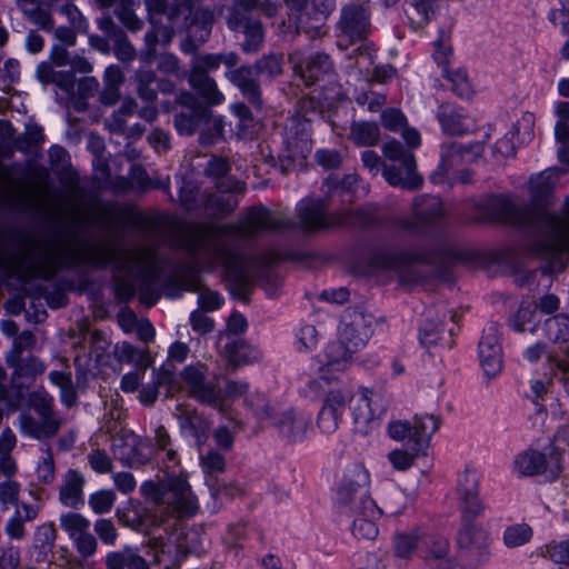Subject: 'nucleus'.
<instances>
[{"label": "nucleus", "instance_id": "1", "mask_svg": "<svg viewBox=\"0 0 569 569\" xmlns=\"http://www.w3.org/2000/svg\"><path fill=\"white\" fill-rule=\"evenodd\" d=\"M34 259L37 272L51 278L59 268L91 263L103 266L113 262L120 272L133 277L138 282L137 287L122 281L118 284L120 298L131 299L136 291H139L140 301L148 307L153 306L160 298L157 289L160 269L154 252L150 248L142 249H117L108 244H92L68 237L67 239L49 238L38 241L28 253Z\"/></svg>", "mask_w": 569, "mask_h": 569}, {"label": "nucleus", "instance_id": "55", "mask_svg": "<svg viewBox=\"0 0 569 569\" xmlns=\"http://www.w3.org/2000/svg\"><path fill=\"white\" fill-rule=\"evenodd\" d=\"M178 417L181 427L189 429L198 438L209 430V423L193 410L180 411Z\"/></svg>", "mask_w": 569, "mask_h": 569}, {"label": "nucleus", "instance_id": "62", "mask_svg": "<svg viewBox=\"0 0 569 569\" xmlns=\"http://www.w3.org/2000/svg\"><path fill=\"white\" fill-rule=\"evenodd\" d=\"M532 530L528 525H515L505 531V542L509 547H518L530 540Z\"/></svg>", "mask_w": 569, "mask_h": 569}, {"label": "nucleus", "instance_id": "57", "mask_svg": "<svg viewBox=\"0 0 569 569\" xmlns=\"http://www.w3.org/2000/svg\"><path fill=\"white\" fill-rule=\"evenodd\" d=\"M495 206L501 220L515 224L526 223L520 209L510 199L498 198Z\"/></svg>", "mask_w": 569, "mask_h": 569}, {"label": "nucleus", "instance_id": "45", "mask_svg": "<svg viewBox=\"0 0 569 569\" xmlns=\"http://www.w3.org/2000/svg\"><path fill=\"white\" fill-rule=\"evenodd\" d=\"M350 139L359 147H370L378 143L380 130L372 122H353L350 130Z\"/></svg>", "mask_w": 569, "mask_h": 569}, {"label": "nucleus", "instance_id": "49", "mask_svg": "<svg viewBox=\"0 0 569 569\" xmlns=\"http://www.w3.org/2000/svg\"><path fill=\"white\" fill-rule=\"evenodd\" d=\"M49 378L52 383L59 387L61 391V400L67 407H71L74 405L77 399V393L73 388L71 373L62 372V371H52L49 375Z\"/></svg>", "mask_w": 569, "mask_h": 569}, {"label": "nucleus", "instance_id": "29", "mask_svg": "<svg viewBox=\"0 0 569 569\" xmlns=\"http://www.w3.org/2000/svg\"><path fill=\"white\" fill-rule=\"evenodd\" d=\"M13 368L12 381L18 388L27 386L44 371V365L36 357H19L16 361H7Z\"/></svg>", "mask_w": 569, "mask_h": 569}, {"label": "nucleus", "instance_id": "13", "mask_svg": "<svg viewBox=\"0 0 569 569\" xmlns=\"http://www.w3.org/2000/svg\"><path fill=\"white\" fill-rule=\"evenodd\" d=\"M309 124L307 121L292 119L290 127L286 132V149L280 158L292 162L302 163L311 151V141L309 136Z\"/></svg>", "mask_w": 569, "mask_h": 569}, {"label": "nucleus", "instance_id": "52", "mask_svg": "<svg viewBox=\"0 0 569 569\" xmlns=\"http://www.w3.org/2000/svg\"><path fill=\"white\" fill-rule=\"evenodd\" d=\"M234 192H221L209 197L207 201L208 209L212 210L214 214L226 216L231 213L238 206V199Z\"/></svg>", "mask_w": 569, "mask_h": 569}, {"label": "nucleus", "instance_id": "50", "mask_svg": "<svg viewBox=\"0 0 569 569\" xmlns=\"http://www.w3.org/2000/svg\"><path fill=\"white\" fill-rule=\"evenodd\" d=\"M61 528L69 535L70 539H74L90 528V522L80 513L68 512L60 517Z\"/></svg>", "mask_w": 569, "mask_h": 569}, {"label": "nucleus", "instance_id": "26", "mask_svg": "<svg viewBox=\"0 0 569 569\" xmlns=\"http://www.w3.org/2000/svg\"><path fill=\"white\" fill-rule=\"evenodd\" d=\"M174 538L176 536H159L148 540V555L152 557L153 566L166 565L168 567L182 560L180 550L174 546Z\"/></svg>", "mask_w": 569, "mask_h": 569}, {"label": "nucleus", "instance_id": "21", "mask_svg": "<svg viewBox=\"0 0 569 569\" xmlns=\"http://www.w3.org/2000/svg\"><path fill=\"white\" fill-rule=\"evenodd\" d=\"M438 120L445 133L465 136L476 130V120L460 108L442 104L438 111Z\"/></svg>", "mask_w": 569, "mask_h": 569}, {"label": "nucleus", "instance_id": "8", "mask_svg": "<svg viewBox=\"0 0 569 569\" xmlns=\"http://www.w3.org/2000/svg\"><path fill=\"white\" fill-rule=\"evenodd\" d=\"M383 154L387 160L392 162L385 164L382 169V174L389 184L409 190L422 186L423 179L417 172L413 153L406 150L399 141L387 142L383 147Z\"/></svg>", "mask_w": 569, "mask_h": 569}, {"label": "nucleus", "instance_id": "33", "mask_svg": "<svg viewBox=\"0 0 569 569\" xmlns=\"http://www.w3.org/2000/svg\"><path fill=\"white\" fill-rule=\"evenodd\" d=\"M460 548L481 553L489 546L488 532L476 523L465 525L458 533Z\"/></svg>", "mask_w": 569, "mask_h": 569}, {"label": "nucleus", "instance_id": "37", "mask_svg": "<svg viewBox=\"0 0 569 569\" xmlns=\"http://www.w3.org/2000/svg\"><path fill=\"white\" fill-rule=\"evenodd\" d=\"M436 0H406L405 12L413 29L426 26L435 14Z\"/></svg>", "mask_w": 569, "mask_h": 569}, {"label": "nucleus", "instance_id": "40", "mask_svg": "<svg viewBox=\"0 0 569 569\" xmlns=\"http://www.w3.org/2000/svg\"><path fill=\"white\" fill-rule=\"evenodd\" d=\"M240 29H242L244 34L241 50L246 53L258 52L264 41V29L261 21L257 19H244Z\"/></svg>", "mask_w": 569, "mask_h": 569}, {"label": "nucleus", "instance_id": "9", "mask_svg": "<svg viewBox=\"0 0 569 569\" xmlns=\"http://www.w3.org/2000/svg\"><path fill=\"white\" fill-rule=\"evenodd\" d=\"M207 375L206 365L197 362L184 367L179 377L190 397L217 410H223L222 391L216 385L206 382Z\"/></svg>", "mask_w": 569, "mask_h": 569}, {"label": "nucleus", "instance_id": "38", "mask_svg": "<svg viewBox=\"0 0 569 569\" xmlns=\"http://www.w3.org/2000/svg\"><path fill=\"white\" fill-rule=\"evenodd\" d=\"M412 426L413 451H419L422 443L428 442L432 433L439 428V420L431 415L416 416Z\"/></svg>", "mask_w": 569, "mask_h": 569}, {"label": "nucleus", "instance_id": "41", "mask_svg": "<svg viewBox=\"0 0 569 569\" xmlns=\"http://www.w3.org/2000/svg\"><path fill=\"white\" fill-rule=\"evenodd\" d=\"M515 465L519 473L523 476H536L547 469L546 456L535 450H528L519 455Z\"/></svg>", "mask_w": 569, "mask_h": 569}, {"label": "nucleus", "instance_id": "17", "mask_svg": "<svg viewBox=\"0 0 569 569\" xmlns=\"http://www.w3.org/2000/svg\"><path fill=\"white\" fill-rule=\"evenodd\" d=\"M297 213L300 228L307 231L338 227V223L343 222L337 218V213L326 214L325 203L320 200L302 201L297 208Z\"/></svg>", "mask_w": 569, "mask_h": 569}, {"label": "nucleus", "instance_id": "58", "mask_svg": "<svg viewBox=\"0 0 569 569\" xmlns=\"http://www.w3.org/2000/svg\"><path fill=\"white\" fill-rule=\"evenodd\" d=\"M350 398L349 393L343 390H331L327 393L322 406L341 419L347 405L350 406Z\"/></svg>", "mask_w": 569, "mask_h": 569}, {"label": "nucleus", "instance_id": "24", "mask_svg": "<svg viewBox=\"0 0 569 569\" xmlns=\"http://www.w3.org/2000/svg\"><path fill=\"white\" fill-rule=\"evenodd\" d=\"M254 67L241 66L227 72V78L237 86L249 101L257 108H261L262 100Z\"/></svg>", "mask_w": 569, "mask_h": 569}, {"label": "nucleus", "instance_id": "53", "mask_svg": "<svg viewBox=\"0 0 569 569\" xmlns=\"http://www.w3.org/2000/svg\"><path fill=\"white\" fill-rule=\"evenodd\" d=\"M421 537L418 531L397 533L393 539L395 553L399 558H409L416 551Z\"/></svg>", "mask_w": 569, "mask_h": 569}, {"label": "nucleus", "instance_id": "35", "mask_svg": "<svg viewBox=\"0 0 569 569\" xmlns=\"http://www.w3.org/2000/svg\"><path fill=\"white\" fill-rule=\"evenodd\" d=\"M412 212L417 222L429 223L443 216L442 202L438 197L420 196L413 201Z\"/></svg>", "mask_w": 569, "mask_h": 569}, {"label": "nucleus", "instance_id": "34", "mask_svg": "<svg viewBox=\"0 0 569 569\" xmlns=\"http://www.w3.org/2000/svg\"><path fill=\"white\" fill-rule=\"evenodd\" d=\"M560 172L557 169H548L530 178L528 189L533 201L540 202L549 197L559 180Z\"/></svg>", "mask_w": 569, "mask_h": 569}, {"label": "nucleus", "instance_id": "47", "mask_svg": "<svg viewBox=\"0 0 569 569\" xmlns=\"http://www.w3.org/2000/svg\"><path fill=\"white\" fill-rule=\"evenodd\" d=\"M546 338L552 343L569 342V317L556 316L546 320L543 326Z\"/></svg>", "mask_w": 569, "mask_h": 569}, {"label": "nucleus", "instance_id": "63", "mask_svg": "<svg viewBox=\"0 0 569 569\" xmlns=\"http://www.w3.org/2000/svg\"><path fill=\"white\" fill-rule=\"evenodd\" d=\"M58 11L67 18L70 27L78 30L79 32H87L88 22L80 10L72 2L66 1L58 8Z\"/></svg>", "mask_w": 569, "mask_h": 569}, {"label": "nucleus", "instance_id": "25", "mask_svg": "<svg viewBox=\"0 0 569 569\" xmlns=\"http://www.w3.org/2000/svg\"><path fill=\"white\" fill-rule=\"evenodd\" d=\"M84 476L74 469H69L61 477L59 500L70 508H78L83 502Z\"/></svg>", "mask_w": 569, "mask_h": 569}, {"label": "nucleus", "instance_id": "28", "mask_svg": "<svg viewBox=\"0 0 569 569\" xmlns=\"http://www.w3.org/2000/svg\"><path fill=\"white\" fill-rule=\"evenodd\" d=\"M150 24L172 26L174 28L181 14V3H168L167 0H146Z\"/></svg>", "mask_w": 569, "mask_h": 569}, {"label": "nucleus", "instance_id": "16", "mask_svg": "<svg viewBox=\"0 0 569 569\" xmlns=\"http://www.w3.org/2000/svg\"><path fill=\"white\" fill-rule=\"evenodd\" d=\"M189 10L187 32L194 47L207 41L211 33L214 16L210 8L200 4L199 0H186Z\"/></svg>", "mask_w": 569, "mask_h": 569}, {"label": "nucleus", "instance_id": "14", "mask_svg": "<svg viewBox=\"0 0 569 569\" xmlns=\"http://www.w3.org/2000/svg\"><path fill=\"white\" fill-rule=\"evenodd\" d=\"M481 367L488 377H496L502 369V349L496 325L485 328L479 342Z\"/></svg>", "mask_w": 569, "mask_h": 569}, {"label": "nucleus", "instance_id": "15", "mask_svg": "<svg viewBox=\"0 0 569 569\" xmlns=\"http://www.w3.org/2000/svg\"><path fill=\"white\" fill-rule=\"evenodd\" d=\"M289 60L293 63V70L307 86L313 84L325 74L333 71V64L330 57L322 52H317L302 60L299 52L290 54Z\"/></svg>", "mask_w": 569, "mask_h": 569}, {"label": "nucleus", "instance_id": "19", "mask_svg": "<svg viewBox=\"0 0 569 569\" xmlns=\"http://www.w3.org/2000/svg\"><path fill=\"white\" fill-rule=\"evenodd\" d=\"M117 458L130 468L149 463L154 457V449L148 439L130 437L116 445Z\"/></svg>", "mask_w": 569, "mask_h": 569}, {"label": "nucleus", "instance_id": "48", "mask_svg": "<svg viewBox=\"0 0 569 569\" xmlns=\"http://www.w3.org/2000/svg\"><path fill=\"white\" fill-rule=\"evenodd\" d=\"M259 0H233V6L227 17V24L230 30L238 31L243 23L244 17L242 12H251L258 8Z\"/></svg>", "mask_w": 569, "mask_h": 569}, {"label": "nucleus", "instance_id": "46", "mask_svg": "<svg viewBox=\"0 0 569 569\" xmlns=\"http://www.w3.org/2000/svg\"><path fill=\"white\" fill-rule=\"evenodd\" d=\"M226 353L229 361L234 366L250 363L260 358L259 351L241 339L228 343L226 347Z\"/></svg>", "mask_w": 569, "mask_h": 569}, {"label": "nucleus", "instance_id": "31", "mask_svg": "<svg viewBox=\"0 0 569 569\" xmlns=\"http://www.w3.org/2000/svg\"><path fill=\"white\" fill-rule=\"evenodd\" d=\"M190 87L202 98L203 106L208 109L221 104L224 101L223 93L219 90L212 77L188 76Z\"/></svg>", "mask_w": 569, "mask_h": 569}, {"label": "nucleus", "instance_id": "5", "mask_svg": "<svg viewBox=\"0 0 569 569\" xmlns=\"http://www.w3.org/2000/svg\"><path fill=\"white\" fill-rule=\"evenodd\" d=\"M537 224L541 239L533 244V252L548 260L553 269H561L563 253L569 252V198L560 216L540 212Z\"/></svg>", "mask_w": 569, "mask_h": 569}, {"label": "nucleus", "instance_id": "42", "mask_svg": "<svg viewBox=\"0 0 569 569\" xmlns=\"http://www.w3.org/2000/svg\"><path fill=\"white\" fill-rule=\"evenodd\" d=\"M18 8L22 13L39 28L51 31L54 27L52 16L49 11L42 9L38 2L31 0H17Z\"/></svg>", "mask_w": 569, "mask_h": 569}, {"label": "nucleus", "instance_id": "10", "mask_svg": "<svg viewBox=\"0 0 569 569\" xmlns=\"http://www.w3.org/2000/svg\"><path fill=\"white\" fill-rule=\"evenodd\" d=\"M177 102L186 109L174 117V126L180 134H193L201 123L209 122L212 117L210 109L189 91H181Z\"/></svg>", "mask_w": 569, "mask_h": 569}, {"label": "nucleus", "instance_id": "32", "mask_svg": "<svg viewBox=\"0 0 569 569\" xmlns=\"http://www.w3.org/2000/svg\"><path fill=\"white\" fill-rule=\"evenodd\" d=\"M230 170L228 161L223 159H212L208 162L206 168V174L216 179H220L217 182V188L220 192H241L244 187L243 183L234 178L228 177L227 173Z\"/></svg>", "mask_w": 569, "mask_h": 569}, {"label": "nucleus", "instance_id": "18", "mask_svg": "<svg viewBox=\"0 0 569 569\" xmlns=\"http://www.w3.org/2000/svg\"><path fill=\"white\" fill-rule=\"evenodd\" d=\"M483 142L470 143L468 146L449 142L442 144L441 163L439 170L447 176L449 172L465 162L476 161L483 152Z\"/></svg>", "mask_w": 569, "mask_h": 569}, {"label": "nucleus", "instance_id": "64", "mask_svg": "<svg viewBox=\"0 0 569 569\" xmlns=\"http://www.w3.org/2000/svg\"><path fill=\"white\" fill-rule=\"evenodd\" d=\"M200 463L203 472L208 476L222 473L226 469L224 457L214 450H209L207 453L201 455Z\"/></svg>", "mask_w": 569, "mask_h": 569}, {"label": "nucleus", "instance_id": "12", "mask_svg": "<svg viewBox=\"0 0 569 569\" xmlns=\"http://www.w3.org/2000/svg\"><path fill=\"white\" fill-rule=\"evenodd\" d=\"M272 425L284 441L295 445L306 439L311 423L305 415L293 409H284L273 413Z\"/></svg>", "mask_w": 569, "mask_h": 569}, {"label": "nucleus", "instance_id": "36", "mask_svg": "<svg viewBox=\"0 0 569 569\" xmlns=\"http://www.w3.org/2000/svg\"><path fill=\"white\" fill-rule=\"evenodd\" d=\"M382 511L377 506V513L369 516L366 509H360L350 513L352 520V533L358 539L372 540L378 536L377 519Z\"/></svg>", "mask_w": 569, "mask_h": 569}, {"label": "nucleus", "instance_id": "51", "mask_svg": "<svg viewBox=\"0 0 569 569\" xmlns=\"http://www.w3.org/2000/svg\"><path fill=\"white\" fill-rule=\"evenodd\" d=\"M174 546L181 552L182 559L190 553L203 551L201 538L197 531L180 532L174 538Z\"/></svg>", "mask_w": 569, "mask_h": 569}, {"label": "nucleus", "instance_id": "22", "mask_svg": "<svg viewBox=\"0 0 569 569\" xmlns=\"http://www.w3.org/2000/svg\"><path fill=\"white\" fill-rule=\"evenodd\" d=\"M479 479L476 472L466 471L459 479L458 493L461 500L465 519L479 516L483 511V505L479 498Z\"/></svg>", "mask_w": 569, "mask_h": 569}, {"label": "nucleus", "instance_id": "54", "mask_svg": "<svg viewBox=\"0 0 569 569\" xmlns=\"http://www.w3.org/2000/svg\"><path fill=\"white\" fill-rule=\"evenodd\" d=\"M174 36L172 26H160L159 23L151 24V30L144 36L146 47L149 53H153L156 46L159 41L167 44Z\"/></svg>", "mask_w": 569, "mask_h": 569}, {"label": "nucleus", "instance_id": "2", "mask_svg": "<svg viewBox=\"0 0 569 569\" xmlns=\"http://www.w3.org/2000/svg\"><path fill=\"white\" fill-rule=\"evenodd\" d=\"M292 226L282 216L258 207L250 209L244 220L234 226L201 224L192 228L183 237L182 247L196 258L198 264L207 269L222 266L231 282L244 287L250 279L249 262L243 256L229 250L223 237L237 234L248 238L262 231L284 230Z\"/></svg>", "mask_w": 569, "mask_h": 569}, {"label": "nucleus", "instance_id": "43", "mask_svg": "<svg viewBox=\"0 0 569 569\" xmlns=\"http://www.w3.org/2000/svg\"><path fill=\"white\" fill-rule=\"evenodd\" d=\"M108 556L114 562L116 569H150V563L130 547L109 552Z\"/></svg>", "mask_w": 569, "mask_h": 569}, {"label": "nucleus", "instance_id": "30", "mask_svg": "<svg viewBox=\"0 0 569 569\" xmlns=\"http://www.w3.org/2000/svg\"><path fill=\"white\" fill-rule=\"evenodd\" d=\"M22 432L36 439H47L54 437L61 426L60 419H42L37 420L29 415L20 417Z\"/></svg>", "mask_w": 569, "mask_h": 569}, {"label": "nucleus", "instance_id": "11", "mask_svg": "<svg viewBox=\"0 0 569 569\" xmlns=\"http://www.w3.org/2000/svg\"><path fill=\"white\" fill-rule=\"evenodd\" d=\"M171 283L186 291H199V305L206 311H213L221 305L220 296L210 290H202L201 279L197 267L184 264L173 273Z\"/></svg>", "mask_w": 569, "mask_h": 569}, {"label": "nucleus", "instance_id": "7", "mask_svg": "<svg viewBox=\"0 0 569 569\" xmlns=\"http://www.w3.org/2000/svg\"><path fill=\"white\" fill-rule=\"evenodd\" d=\"M369 472L361 465L349 467L338 487L337 501L348 513L366 509L369 516L377 513V505L368 495Z\"/></svg>", "mask_w": 569, "mask_h": 569}, {"label": "nucleus", "instance_id": "56", "mask_svg": "<svg viewBox=\"0 0 569 569\" xmlns=\"http://www.w3.org/2000/svg\"><path fill=\"white\" fill-rule=\"evenodd\" d=\"M37 466V478L40 483L48 485L54 479V460L51 449L46 446Z\"/></svg>", "mask_w": 569, "mask_h": 569}, {"label": "nucleus", "instance_id": "6", "mask_svg": "<svg viewBox=\"0 0 569 569\" xmlns=\"http://www.w3.org/2000/svg\"><path fill=\"white\" fill-rule=\"evenodd\" d=\"M370 26V12L363 4L350 2L341 9L338 22L340 31L339 46H342V39L348 40L350 43L361 42L353 51L356 66L359 68L373 63V47L370 42L366 41Z\"/></svg>", "mask_w": 569, "mask_h": 569}, {"label": "nucleus", "instance_id": "59", "mask_svg": "<svg viewBox=\"0 0 569 569\" xmlns=\"http://www.w3.org/2000/svg\"><path fill=\"white\" fill-rule=\"evenodd\" d=\"M536 307L532 305L521 306L512 319V327L518 332L533 331L536 323Z\"/></svg>", "mask_w": 569, "mask_h": 569}, {"label": "nucleus", "instance_id": "61", "mask_svg": "<svg viewBox=\"0 0 569 569\" xmlns=\"http://www.w3.org/2000/svg\"><path fill=\"white\" fill-rule=\"evenodd\" d=\"M156 76L151 70H139L137 73V91L141 99L151 102L156 99L157 92L151 87L154 82Z\"/></svg>", "mask_w": 569, "mask_h": 569}, {"label": "nucleus", "instance_id": "20", "mask_svg": "<svg viewBox=\"0 0 569 569\" xmlns=\"http://www.w3.org/2000/svg\"><path fill=\"white\" fill-rule=\"evenodd\" d=\"M373 272L389 271L397 273L402 280H413L411 256L402 252L379 251L370 259Z\"/></svg>", "mask_w": 569, "mask_h": 569}, {"label": "nucleus", "instance_id": "60", "mask_svg": "<svg viewBox=\"0 0 569 569\" xmlns=\"http://www.w3.org/2000/svg\"><path fill=\"white\" fill-rule=\"evenodd\" d=\"M116 493L112 490H99L89 497V506L98 515L109 512L112 509Z\"/></svg>", "mask_w": 569, "mask_h": 569}, {"label": "nucleus", "instance_id": "39", "mask_svg": "<svg viewBox=\"0 0 569 569\" xmlns=\"http://www.w3.org/2000/svg\"><path fill=\"white\" fill-rule=\"evenodd\" d=\"M38 515V511L36 508H33L32 506L30 505H27V503H21L13 517H11L7 523H6V533L11 538V539H16V540H20L24 537L26 535V529H24V522L26 521H32L33 519H36Z\"/></svg>", "mask_w": 569, "mask_h": 569}, {"label": "nucleus", "instance_id": "44", "mask_svg": "<svg viewBox=\"0 0 569 569\" xmlns=\"http://www.w3.org/2000/svg\"><path fill=\"white\" fill-rule=\"evenodd\" d=\"M52 62H41L37 68V78L42 83H54L61 89L69 91L73 88V77L71 73L56 71Z\"/></svg>", "mask_w": 569, "mask_h": 569}, {"label": "nucleus", "instance_id": "23", "mask_svg": "<svg viewBox=\"0 0 569 569\" xmlns=\"http://www.w3.org/2000/svg\"><path fill=\"white\" fill-rule=\"evenodd\" d=\"M239 62V56L236 52L221 53H199L190 62V76L210 77L209 72L219 69L221 64L227 68H233Z\"/></svg>", "mask_w": 569, "mask_h": 569}, {"label": "nucleus", "instance_id": "4", "mask_svg": "<svg viewBox=\"0 0 569 569\" xmlns=\"http://www.w3.org/2000/svg\"><path fill=\"white\" fill-rule=\"evenodd\" d=\"M372 333V317L357 309L345 311L338 330V339L326 349V365L343 370L365 348Z\"/></svg>", "mask_w": 569, "mask_h": 569}, {"label": "nucleus", "instance_id": "3", "mask_svg": "<svg viewBox=\"0 0 569 569\" xmlns=\"http://www.w3.org/2000/svg\"><path fill=\"white\" fill-rule=\"evenodd\" d=\"M140 491L142 497L158 507L161 517L188 518L198 509V499L189 483L186 472L167 473L157 481H144Z\"/></svg>", "mask_w": 569, "mask_h": 569}, {"label": "nucleus", "instance_id": "27", "mask_svg": "<svg viewBox=\"0 0 569 569\" xmlns=\"http://www.w3.org/2000/svg\"><path fill=\"white\" fill-rule=\"evenodd\" d=\"M372 391L361 388L359 392L350 398V410L356 430L365 432L368 425L373 420L375 413L371 409Z\"/></svg>", "mask_w": 569, "mask_h": 569}]
</instances>
